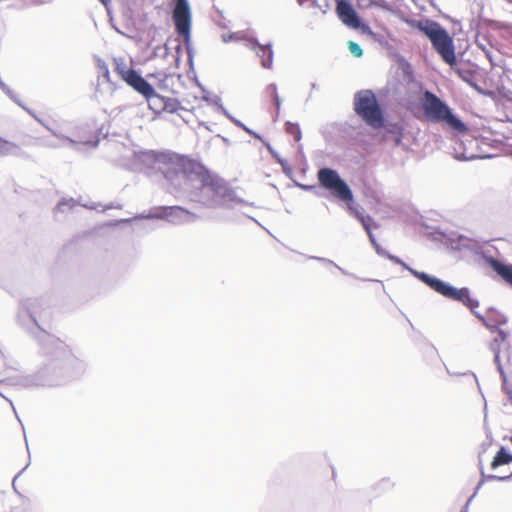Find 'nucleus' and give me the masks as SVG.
<instances>
[{
	"mask_svg": "<svg viewBox=\"0 0 512 512\" xmlns=\"http://www.w3.org/2000/svg\"><path fill=\"white\" fill-rule=\"evenodd\" d=\"M20 324L36 339L42 353L47 357L43 365L35 372L15 375L0 380V396L6 399L13 411L15 407L5 394V385L33 389L51 388L66 384L78 378L84 372V364L73 355L71 350L61 340L43 330L29 307L21 310L18 316Z\"/></svg>",
	"mask_w": 512,
	"mask_h": 512,
	"instance_id": "obj_1",
	"label": "nucleus"
},
{
	"mask_svg": "<svg viewBox=\"0 0 512 512\" xmlns=\"http://www.w3.org/2000/svg\"><path fill=\"white\" fill-rule=\"evenodd\" d=\"M160 170L166 180L167 191L177 199H187L206 207L242 202L236 199L234 191L224 179L186 156L171 158Z\"/></svg>",
	"mask_w": 512,
	"mask_h": 512,
	"instance_id": "obj_2",
	"label": "nucleus"
},
{
	"mask_svg": "<svg viewBox=\"0 0 512 512\" xmlns=\"http://www.w3.org/2000/svg\"><path fill=\"white\" fill-rule=\"evenodd\" d=\"M416 27L429 39L442 61L453 69L457 65V57L453 37L448 31L440 23L431 19L418 21Z\"/></svg>",
	"mask_w": 512,
	"mask_h": 512,
	"instance_id": "obj_3",
	"label": "nucleus"
},
{
	"mask_svg": "<svg viewBox=\"0 0 512 512\" xmlns=\"http://www.w3.org/2000/svg\"><path fill=\"white\" fill-rule=\"evenodd\" d=\"M422 108L426 118L434 123H443L456 133H464L467 125L456 115L449 105L433 92L423 93Z\"/></svg>",
	"mask_w": 512,
	"mask_h": 512,
	"instance_id": "obj_4",
	"label": "nucleus"
},
{
	"mask_svg": "<svg viewBox=\"0 0 512 512\" xmlns=\"http://www.w3.org/2000/svg\"><path fill=\"white\" fill-rule=\"evenodd\" d=\"M317 177L321 187L328 190L339 201L347 203V210L350 215L358 220L361 216H365L361 207L354 202L351 188L336 170L328 167L321 168L318 170Z\"/></svg>",
	"mask_w": 512,
	"mask_h": 512,
	"instance_id": "obj_5",
	"label": "nucleus"
},
{
	"mask_svg": "<svg viewBox=\"0 0 512 512\" xmlns=\"http://www.w3.org/2000/svg\"><path fill=\"white\" fill-rule=\"evenodd\" d=\"M354 111L370 127L381 128L384 125V115L380 104L372 90H360L355 93Z\"/></svg>",
	"mask_w": 512,
	"mask_h": 512,
	"instance_id": "obj_6",
	"label": "nucleus"
},
{
	"mask_svg": "<svg viewBox=\"0 0 512 512\" xmlns=\"http://www.w3.org/2000/svg\"><path fill=\"white\" fill-rule=\"evenodd\" d=\"M425 280H427L426 282L428 283V287L434 292L440 294L441 296L447 299L458 301L467 308H469L472 314L476 318H478L484 325L486 317L476 310V308L479 307V301L470 296L469 288H456L452 286L450 283L441 280L440 278L425 277Z\"/></svg>",
	"mask_w": 512,
	"mask_h": 512,
	"instance_id": "obj_7",
	"label": "nucleus"
},
{
	"mask_svg": "<svg viewBox=\"0 0 512 512\" xmlns=\"http://www.w3.org/2000/svg\"><path fill=\"white\" fill-rule=\"evenodd\" d=\"M425 280H427L426 282L428 283V287L434 292L440 294L441 296L447 299L458 301L467 308H469L472 314L476 318H478L484 325L486 317L476 310V308L479 307V301L470 296L469 288H456L452 286L450 283L441 280L440 278L425 277Z\"/></svg>",
	"mask_w": 512,
	"mask_h": 512,
	"instance_id": "obj_8",
	"label": "nucleus"
},
{
	"mask_svg": "<svg viewBox=\"0 0 512 512\" xmlns=\"http://www.w3.org/2000/svg\"><path fill=\"white\" fill-rule=\"evenodd\" d=\"M172 20L177 34L183 37L188 60L190 63L193 61V49L191 47V25H192V12L188 0H175L172 9Z\"/></svg>",
	"mask_w": 512,
	"mask_h": 512,
	"instance_id": "obj_9",
	"label": "nucleus"
},
{
	"mask_svg": "<svg viewBox=\"0 0 512 512\" xmlns=\"http://www.w3.org/2000/svg\"><path fill=\"white\" fill-rule=\"evenodd\" d=\"M136 219H164L169 223L180 225L195 221L197 216L181 206H162L145 214L141 213Z\"/></svg>",
	"mask_w": 512,
	"mask_h": 512,
	"instance_id": "obj_10",
	"label": "nucleus"
},
{
	"mask_svg": "<svg viewBox=\"0 0 512 512\" xmlns=\"http://www.w3.org/2000/svg\"><path fill=\"white\" fill-rule=\"evenodd\" d=\"M115 71L129 86L144 97L153 95V86L134 68L128 67L123 59H115Z\"/></svg>",
	"mask_w": 512,
	"mask_h": 512,
	"instance_id": "obj_11",
	"label": "nucleus"
},
{
	"mask_svg": "<svg viewBox=\"0 0 512 512\" xmlns=\"http://www.w3.org/2000/svg\"><path fill=\"white\" fill-rule=\"evenodd\" d=\"M336 13L339 19L346 26L353 29H359L363 33H371L370 27L367 24L362 23L355 8L348 0H337Z\"/></svg>",
	"mask_w": 512,
	"mask_h": 512,
	"instance_id": "obj_12",
	"label": "nucleus"
},
{
	"mask_svg": "<svg viewBox=\"0 0 512 512\" xmlns=\"http://www.w3.org/2000/svg\"><path fill=\"white\" fill-rule=\"evenodd\" d=\"M250 49L255 51L260 58L263 68L270 69L272 67L274 53L271 44L262 45L256 38H253L250 41Z\"/></svg>",
	"mask_w": 512,
	"mask_h": 512,
	"instance_id": "obj_13",
	"label": "nucleus"
},
{
	"mask_svg": "<svg viewBox=\"0 0 512 512\" xmlns=\"http://www.w3.org/2000/svg\"><path fill=\"white\" fill-rule=\"evenodd\" d=\"M8 156L25 157L26 153L19 144L0 137V157Z\"/></svg>",
	"mask_w": 512,
	"mask_h": 512,
	"instance_id": "obj_14",
	"label": "nucleus"
},
{
	"mask_svg": "<svg viewBox=\"0 0 512 512\" xmlns=\"http://www.w3.org/2000/svg\"><path fill=\"white\" fill-rule=\"evenodd\" d=\"M490 265L492 269L512 287V264H505L499 260L491 258Z\"/></svg>",
	"mask_w": 512,
	"mask_h": 512,
	"instance_id": "obj_15",
	"label": "nucleus"
},
{
	"mask_svg": "<svg viewBox=\"0 0 512 512\" xmlns=\"http://www.w3.org/2000/svg\"><path fill=\"white\" fill-rule=\"evenodd\" d=\"M507 323V318L505 315L497 311L496 309L490 308L488 311V316L484 321V326L493 331L494 329L499 328L501 325Z\"/></svg>",
	"mask_w": 512,
	"mask_h": 512,
	"instance_id": "obj_16",
	"label": "nucleus"
},
{
	"mask_svg": "<svg viewBox=\"0 0 512 512\" xmlns=\"http://www.w3.org/2000/svg\"><path fill=\"white\" fill-rule=\"evenodd\" d=\"M386 258L391 260L395 264L401 265L404 269L408 270L415 278H417L419 281L424 283L426 286H428V283L426 282L427 280H425V277L436 278L435 276H432L428 273L421 272V271L411 268L409 265H407L405 262H403L399 257L394 256L390 253L387 254Z\"/></svg>",
	"mask_w": 512,
	"mask_h": 512,
	"instance_id": "obj_17",
	"label": "nucleus"
},
{
	"mask_svg": "<svg viewBox=\"0 0 512 512\" xmlns=\"http://www.w3.org/2000/svg\"><path fill=\"white\" fill-rule=\"evenodd\" d=\"M512 462V454L509 453L505 447H501L493 458L491 467L493 469L500 465L509 464Z\"/></svg>",
	"mask_w": 512,
	"mask_h": 512,
	"instance_id": "obj_18",
	"label": "nucleus"
},
{
	"mask_svg": "<svg viewBox=\"0 0 512 512\" xmlns=\"http://www.w3.org/2000/svg\"><path fill=\"white\" fill-rule=\"evenodd\" d=\"M403 138V129L398 124H392L388 127L386 139L394 142L395 146H399Z\"/></svg>",
	"mask_w": 512,
	"mask_h": 512,
	"instance_id": "obj_19",
	"label": "nucleus"
},
{
	"mask_svg": "<svg viewBox=\"0 0 512 512\" xmlns=\"http://www.w3.org/2000/svg\"><path fill=\"white\" fill-rule=\"evenodd\" d=\"M154 102H159V108L169 113H175L179 108V102L166 97H155Z\"/></svg>",
	"mask_w": 512,
	"mask_h": 512,
	"instance_id": "obj_20",
	"label": "nucleus"
},
{
	"mask_svg": "<svg viewBox=\"0 0 512 512\" xmlns=\"http://www.w3.org/2000/svg\"><path fill=\"white\" fill-rule=\"evenodd\" d=\"M219 109L221 112L230 120L232 121L236 126L242 128L244 131L255 137L256 139L262 140V137L252 129L248 128L245 124H243L240 120L234 118L225 108L222 104L219 105Z\"/></svg>",
	"mask_w": 512,
	"mask_h": 512,
	"instance_id": "obj_21",
	"label": "nucleus"
},
{
	"mask_svg": "<svg viewBox=\"0 0 512 512\" xmlns=\"http://www.w3.org/2000/svg\"><path fill=\"white\" fill-rule=\"evenodd\" d=\"M134 157L138 163H141L147 167H151L152 164L155 162V155L151 151L138 152V153L135 152Z\"/></svg>",
	"mask_w": 512,
	"mask_h": 512,
	"instance_id": "obj_22",
	"label": "nucleus"
},
{
	"mask_svg": "<svg viewBox=\"0 0 512 512\" xmlns=\"http://www.w3.org/2000/svg\"><path fill=\"white\" fill-rule=\"evenodd\" d=\"M285 131L288 133V134H291L294 136V139L295 141H300L301 140V137H302V133H301V130H300V127L297 123H292L290 121H287L285 123Z\"/></svg>",
	"mask_w": 512,
	"mask_h": 512,
	"instance_id": "obj_23",
	"label": "nucleus"
},
{
	"mask_svg": "<svg viewBox=\"0 0 512 512\" xmlns=\"http://www.w3.org/2000/svg\"><path fill=\"white\" fill-rule=\"evenodd\" d=\"M309 259H313V260H317L321 263H324V264H327V265H331V266H334L335 268H337L341 273L345 274V275H349V276H352L356 279H359L357 276H355L354 274L352 273H349L348 271H346L345 269H343L342 267L338 266L334 261L328 259V258H324V257H318V256H311L309 257Z\"/></svg>",
	"mask_w": 512,
	"mask_h": 512,
	"instance_id": "obj_24",
	"label": "nucleus"
},
{
	"mask_svg": "<svg viewBox=\"0 0 512 512\" xmlns=\"http://www.w3.org/2000/svg\"><path fill=\"white\" fill-rule=\"evenodd\" d=\"M96 65L101 76L106 80L110 81V72L106 62L100 57H95Z\"/></svg>",
	"mask_w": 512,
	"mask_h": 512,
	"instance_id": "obj_25",
	"label": "nucleus"
},
{
	"mask_svg": "<svg viewBox=\"0 0 512 512\" xmlns=\"http://www.w3.org/2000/svg\"><path fill=\"white\" fill-rule=\"evenodd\" d=\"M477 46L483 51V53L485 54V56L487 57V59L489 60L491 65H495L494 60H493L492 51L490 49V43L485 39L483 40V42L480 40H477Z\"/></svg>",
	"mask_w": 512,
	"mask_h": 512,
	"instance_id": "obj_26",
	"label": "nucleus"
},
{
	"mask_svg": "<svg viewBox=\"0 0 512 512\" xmlns=\"http://www.w3.org/2000/svg\"><path fill=\"white\" fill-rule=\"evenodd\" d=\"M270 88L272 89V99H273V102H274V105L276 108V113H275V119H276L280 114L282 100L280 99V97L278 95L277 85L275 83H271Z\"/></svg>",
	"mask_w": 512,
	"mask_h": 512,
	"instance_id": "obj_27",
	"label": "nucleus"
},
{
	"mask_svg": "<svg viewBox=\"0 0 512 512\" xmlns=\"http://www.w3.org/2000/svg\"><path fill=\"white\" fill-rule=\"evenodd\" d=\"M76 205V202L73 198L70 199H62L56 206L57 212H66L71 210Z\"/></svg>",
	"mask_w": 512,
	"mask_h": 512,
	"instance_id": "obj_28",
	"label": "nucleus"
},
{
	"mask_svg": "<svg viewBox=\"0 0 512 512\" xmlns=\"http://www.w3.org/2000/svg\"><path fill=\"white\" fill-rule=\"evenodd\" d=\"M481 476H482V479H484V482L486 480L487 481L496 480V481H502V482H506V481L512 480V472L509 475H507V476H498V475H494V474L486 475L484 473V470L481 469Z\"/></svg>",
	"mask_w": 512,
	"mask_h": 512,
	"instance_id": "obj_29",
	"label": "nucleus"
},
{
	"mask_svg": "<svg viewBox=\"0 0 512 512\" xmlns=\"http://www.w3.org/2000/svg\"><path fill=\"white\" fill-rule=\"evenodd\" d=\"M169 54L168 44H164L163 46H157L154 48L152 57H163L166 58Z\"/></svg>",
	"mask_w": 512,
	"mask_h": 512,
	"instance_id": "obj_30",
	"label": "nucleus"
},
{
	"mask_svg": "<svg viewBox=\"0 0 512 512\" xmlns=\"http://www.w3.org/2000/svg\"><path fill=\"white\" fill-rule=\"evenodd\" d=\"M348 49L351 52V54L357 58H359L363 55V49L361 48V46L358 43H356L354 41L348 42Z\"/></svg>",
	"mask_w": 512,
	"mask_h": 512,
	"instance_id": "obj_31",
	"label": "nucleus"
},
{
	"mask_svg": "<svg viewBox=\"0 0 512 512\" xmlns=\"http://www.w3.org/2000/svg\"><path fill=\"white\" fill-rule=\"evenodd\" d=\"M275 160L281 165L282 167V170L283 172L286 174V175H290L292 173V168L291 166L288 164V162L283 159L282 157H280L279 154H275Z\"/></svg>",
	"mask_w": 512,
	"mask_h": 512,
	"instance_id": "obj_32",
	"label": "nucleus"
},
{
	"mask_svg": "<svg viewBox=\"0 0 512 512\" xmlns=\"http://www.w3.org/2000/svg\"><path fill=\"white\" fill-rule=\"evenodd\" d=\"M155 97H161V96H160V95H158V94L155 92V90L153 89V95L149 96V98H148V97H145V99L148 101V103H149V107H150L153 111H155V112H160V111H162V109H161V108H159V106H158V105H159V102H154V98H155Z\"/></svg>",
	"mask_w": 512,
	"mask_h": 512,
	"instance_id": "obj_33",
	"label": "nucleus"
},
{
	"mask_svg": "<svg viewBox=\"0 0 512 512\" xmlns=\"http://www.w3.org/2000/svg\"><path fill=\"white\" fill-rule=\"evenodd\" d=\"M450 241H451L452 248L460 249L461 247L466 246L465 242L467 241V238L462 235H458L457 240L451 238Z\"/></svg>",
	"mask_w": 512,
	"mask_h": 512,
	"instance_id": "obj_34",
	"label": "nucleus"
},
{
	"mask_svg": "<svg viewBox=\"0 0 512 512\" xmlns=\"http://www.w3.org/2000/svg\"><path fill=\"white\" fill-rule=\"evenodd\" d=\"M51 134H52L54 137L58 138V139H63V140L68 141L69 143H71V144L75 145V149H76V150H79V149H78V143H77L74 139H72V138H69V137L65 136L64 134L60 133V132H59V131H57V130H51Z\"/></svg>",
	"mask_w": 512,
	"mask_h": 512,
	"instance_id": "obj_35",
	"label": "nucleus"
},
{
	"mask_svg": "<svg viewBox=\"0 0 512 512\" xmlns=\"http://www.w3.org/2000/svg\"><path fill=\"white\" fill-rule=\"evenodd\" d=\"M51 134H52L54 137L58 138V139H63V140L68 141L69 143H71V144L75 145V149H76V150H79V149H78V143H77L74 139H72V138H69V137L65 136L64 134L60 133V132H59V131H57V130H51Z\"/></svg>",
	"mask_w": 512,
	"mask_h": 512,
	"instance_id": "obj_36",
	"label": "nucleus"
},
{
	"mask_svg": "<svg viewBox=\"0 0 512 512\" xmlns=\"http://www.w3.org/2000/svg\"><path fill=\"white\" fill-rule=\"evenodd\" d=\"M359 221L361 222L363 228L365 229L366 233L368 231H372L371 229V224L373 222V219L370 217V216H361V218L359 219Z\"/></svg>",
	"mask_w": 512,
	"mask_h": 512,
	"instance_id": "obj_37",
	"label": "nucleus"
},
{
	"mask_svg": "<svg viewBox=\"0 0 512 512\" xmlns=\"http://www.w3.org/2000/svg\"><path fill=\"white\" fill-rule=\"evenodd\" d=\"M5 94L9 96V98L14 101L17 105L22 106V101L19 99L17 94L11 90L9 87L3 91Z\"/></svg>",
	"mask_w": 512,
	"mask_h": 512,
	"instance_id": "obj_38",
	"label": "nucleus"
},
{
	"mask_svg": "<svg viewBox=\"0 0 512 512\" xmlns=\"http://www.w3.org/2000/svg\"><path fill=\"white\" fill-rule=\"evenodd\" d=\"M54 0H26L27 6H42L47 4H52Z\"/></svg>",
	"mask_w": 512,
	"mask_h": 512,
	"instance_id": "obj_39",
	"label": "nucleus"
},
{
	"mask_svg": "<svg viewBox=\"0 0 512 512\" xmlns=\"http://www.w3.org/2000/svg\"><path fill=\"white\" fill-rule=\"evenodd\" d=\"M453 70L457 73V75L465 82H468L469 83V71L467 70H464L462 68H456V66H454Z\"/></svg>",
	"mask_w": 512,
	"mask_h": 512,
	"instance_id": "obj_40",
	"label": "nucleus"
},
{
	"mask_svg": "<svg viewBox=\"0 0 512 512\" xmlns=\"http://www.w3.org/2000/svg\"><path fill=\"white\" fill-rule=\"evenodd\" d=\"M490 350L493 354L500 353V342L498 338H494V340L490 343Z\"/></svg>",
	"mask_w": 512,
	"mask_h": 512,
	"instance_id": "obj_41",
	"label": "nucleus"
},
{
	"mask_svg": "<svg viewBox=\"0 0 512 512\" xmlns=\"http://www.w3.org/2000/svg\"><path fill=\"white\" fill-rule=\"evenodd\" d=\"M492 332H497L498 336L496 338H498L500 343L504 342L507 338V333L500 328L494 329Z\"/></svg>",
	"mask_w": 512,
	"mask_h": 512,
	"instance_id": "obj_42",
	"label": "nucleus"
},
{
	"mask_svg": "<svg viewBox=\"0 0 512 512\" xmlns=\"http://www.w3.org/2000/svg\"><path fill=\"white\" fill-rule=\"evenodd\" d=\"M374 248H375L376 253H377L378 255H380V256H383V257H385V258H386V257H387V254H389V252H387L384 248H382V247L380 246V244H377L376 246H374Z\"/></svg>",
	"mask_w": 512,
	"mask_h": 512,
	"instance_id": "obj_43",
	"label": "nucleus"
},
{
	"mask_svg": "<svg viewBox=\"0 0 512 512\" xmlns=\"http://www.w3.org/2000/svg\"><path fill=\"white\" fill-rule=\"evenodd\" d=\"M21 108H23L25 111H27L37 122L39 123H42V119L38 118L35 113L30 110L28 107H26L23 103H22V106H20Z\"/></svg>",
	"mask_w": 512,
	"mask_h": 512,
	"instance_id": "obj_44",
	"label": "nucleus"
},
{
	"mask_svg": "<svg viewBox=\"0 0 512 512\" xmlns=\"http://www.w3.org/2000/svg\"><path fill=\"white\" fill-rule=\"evenodd\" d=\"M367 235H368L369 240H370L371 244L373 245V247H374V246H376L377 244H379V243L377 242V240H376V238H375V236H374V234H373V232H372V231H368V232H367Z\"/></svg>",
	"mask_w": 512,
	"mask_h": 512,
	"instance_id": "obj_45",
	"label": "nucleus"
},
{
	"mask_svg": "<svg viewBox=\"0 0 512 512\" xmlns=\"http://www.w3.org/2000/svg\"><path fill=\"white\" fill-rule=\"evenodd\" d=\"M497 369L501 375L502 381L505 383L507 381L506 374L504 372V369L502 367V364L497 365Z\"/></svg>",
	"mask_w": 512,
	"mask_h": 512,
	"instance_id": "obj_46",
	"label": "nucleus"
},
{
	"mask_svg": "<svg viewBox=\"0 0 512 512\" xmlns=\"http://www.w3.org/2000/svg\"><path fill=\"white\" fill-rule=\"evenodd\" d=\"M265 146L267 147L268 151L270 152V154L272 155V157L275 159V154H278L272 147L269 143H266L263 139L261 140Z\"/></svg>",
	"mask_w": 512,
	"mask_h": 512,
	"instance_id": "obj_47",
	"label": "nucleus"
},
{
	"mask_svg": "<svg viewBox=\"0 0 512 512\" xmlns=\"http://www.w3.org/2000/svg\"><path fill=\"white\" fill-rule=\"evenodd\" d=\"M265 146L267 147L268 151L270 152V154L272 155V157L275 159V154H278L272 147L269 143H266L263 139L261 140Z\"/></svg>",
	"mask_w": 512,
	"mask_h": 512,
	"instance_id": "obj_48",
	"label": "nucleus"
},
{
	"mask_svg": "<svg viewBox=\"0 0 512 512\" xmlns=\"http://www.w3.org/2000/svg\"><path fill=\"white\" fill-rule=\"evenodd\" d=\"M265 146L267 147L268 151L270 152V154L272 155V157L275 159V154H278L272 147L269 143H266L263 139L261 140Z\"/></svg>",
	"mask_w": 512,
	"mask_h": 512,
	"instance_id": "obj_49",
	"label": "nucleus"
},
{
	"mask_svg": "<svg viewBox=\"0 0 512 512\" xmlns=\"http://www.w3.org/2000/svg\"><path fill=\"white\" fill-rule=\"evenodd\" d=\"M182 48H181V45L180 44H177L176 46V61L179 62L180 60V52H181Z\"/></svg>",
	"mask_w": 512,
	"mask_h": 512,
	"instance_id": "obj_50",
	"label": "nucleus"
},
{
	"mask_svg": "<svg viewBox=\"0 0 512 512\" xmlns=\"http://www.w3.org/2000/svg\"><path fill=\"white\" fill-rule=\"evenodd\" d=\"M483 484H484V479H481L475 488L474 495H476L478 493V491L480 490V488L482 487Z\"/></svg>",
	"mask_w": 512,
	"mask_h": 512,
	"instance_id": "obj_51",
	"label": "nucleus"
},
{
	"mask_svg": "<svg viewBox=\"0 0 512 512\" xmlns=\"http://www.w3.org/2000/svg\"><path fill=\"white\" fill-rule=\"evenodd\" d=\"M494 362L496 365H499L501 364V361H500V353H496L494 354Z\"/></svg>",
	"mask_w": 512,
	"mask_h": 512,
	"instance_id": "obj_52",
	"label": "nucleus"
},
{
	"mask_svg": "<svg viewBox=\"0 0 512 512\" xmlns=\"http://www.w3.org/2000/svg\"><path fill=\"white\" fill-rule=\"evenodd\" d=\"M8 85L5 84L2 79L0 78V88L2 91H4L5 89H7Z\"/></svg>",
	"mask_w": 512,
	"mask_h": 512,
	"instance_id": "obj_53",
	"label": "nucleus"
},
{
	"mask_svg": "<svg viewBox=\"0 0 512 512\" xmlns=\"http://www.w3.org/2000/svg\"><path fill=\"white\" fill-rule=\"evenodd\" d=\"M265 92L272 97V89L270 88V84L266 87Z\"/></svg>",
	"mask_w": 512,
	"mask_h": 512,
	"instance_id": "obj_54",
	"label": "nucleus"
},
{
	"mask_svg": "<svg viewBox=\"0 0 512 512\" xmlns=\"http://www.w3.org/2000/svg\"><path fill=\"white\" fill-rule=\"evenodd\" d=\"M85 144H91L93 147H97V145H98V140H97V141H94V142H93V141H87V142H85Z\"/></svg>",
	"mask_w": 512,
	"mask_h": 512,
	"instance_id": "obj_55",
	"label": "nucleus"
},
{
	"mask_svg": "<svg viewBox=\"0 0 512 512\" xmlns=\"http://www.w3.org/2000/svg\"><path fill=\"white\" fill-rule=\"evenodd\" d=\"M232 38H233V35H230L229 37H226V36H224V35L222 36V39H223V41H224V42H228V41H230Z\"/></svg>",
	"mask_w": 512,
	"mask_h": 512,
	"instance_id": "obj_56",
	"label": "nucleus"
},
{
	"mask_svg": "<svg viewBox=\"0 0 512 512\" xmlns=\"http://www.w3.org/2000/svg\"><path fill=\"white\" fill-rule=\"evenodd\" d=\"M41 125H43L50 133H51V130H54L52 127L48 126L47 124H45L43 121L42 123H40Z\"/></svg>",
	"mask_w": 512,
	"mask_h": 512,
	"instance_id": "obj_57",
	"label": "nucleus"
},
{
	"mask_svg": "<svg viewBox=\"0 0 512 512\" xmlns=\"http://www.w3.org/2000/svg\"><path fill=\"white\" fill-rule=\"evenodd\" d=\"M41 125H43L50 133H51V130H54L52 127L48 126L47 124H45L43 121L42 123H40Z\"/></svg>",
	"mask_w": 512,
	"mask_h": 512,
	"instance_id": "obj_58",
	"label": "nucleus"
},
{
	"mask_svg": "<svg viewBox=\"0 0 512 512\" xmlns=\"http://www.w3.org/2000/svg\"><path fill=\"white\" fill-rule=\"evenodd\" d=\"M476 495H474V493L470 496V498L467 500V502L465 504H468V507L470 506V503L472 502L473 498L475 497Z\"/></svg>",
	"mask_w": 512,
	"mask_h": 512,
	"instance_id": "obj_59",
	"label": "nucleus"
},
{
	"mask_svg": "<svg viewBox=\"0 0 512 512\" xmlns=\"http://www.w3.org/2000/svg\"><path fill=\"white\" fill-rule=\"evenodd\" d=\"M469 508H468V504H465L462 509L460 510V512H468Z\"/></svg>",
	"mask_w": 512,
	"mask_h": 512,
	"instance_id": "obj_60",
	"label": "nucleus"
},
{
	"mask_svg": "<svg viewBox=\"0 0 512 512\" xmlns=\"http://www.w3.org/2000/svg\"><path fill=\"white\" fill-rule=\"evenodd\" d=\"M503 388H504V390H505V391H507L509 394H511V393H512V391H511V390H508V386H506V382H505V383L503 382Z\"/></svg>",
	"mask_w": 512,
	"mask_h": 512,
	"instance_id": "obj_61",
	"label": "nucleus"
},
{
	"mask_svg": "<svg viewBox=\"0 0 512 512\" xmlns=\"http://www.w3.org/2000/svg\"><path fill=\"white\" fill-rule=\"evenodd\" d=\"M311 1H312V6L313 7H319V4H318L317 0H311Z\"/></svg>",
	"mask_w": 512,
	"mask_h": 512,
	"instance_id": "obj_62",
	"label": "nucleus"
},
{
	"mask_svg": "<svg viewBox=\"0 0 512 512\" xmlns=\"http://www.w3.org/2000/svg\"><path fill=\"white\" fill-rule=\"evenodd\" d=\"M318 86L315 82L311 83V89L314 90V89H317Z\"/></svg>",
	"mask_w": 512,
	"mask_h": 512,
	"instance_id": "obj_63",
	"label": "nucleus"
},
{
	"mask_svg": "<svg viewBox=\"0 0 512 512\" xmlns=\"http://www.w3.org/2000/svg\"><path fill=\"white\" fill-rule=\"evenodd\" d=\"M103 5L107 6L110 0H99Z\"/></svg>",
	"mask_w": 512,
	"mask_h": 512,
	"instance_id": "obj_64",
	"label": "nucleus"
}]
</instances>
